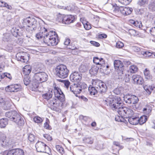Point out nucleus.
I'll return each instance as SVG.
<instances>
[{
    "label": "nucleus",
    "instance_id": "nucleus-12",
    "mask_svg": "<svg viewBox=\"0 0 155 155\" xmlns=\"http://www.w3.org/2000/svg\"><path fill=\"white\" fill-rule=\"evenodd\" d=\"M82 75L80 73L74 72L70 76V79L73 82H78L82 79Z\"/></svg>",
    "mask_w": 155,
    "mask_h": 155
},
{
    "label": "nucleus",
    "instance_id": "nucleus-2",
    "mask_svg": "<svg viewBox=\"0 0 155 155\" xmlns=\"http://www.w3.org/2000/svg\"><path fill=\"white\" fill-rule=\"evenodd\" d=\"M44 42L48 46H54L57 45V35L54 31H50L44 36Z\"/></svg>",
    "mask_w": 155,
    "mask_h": 155
},
{
    "label": "nucleus",
    "instance_id": "nucleus-39",
    "mask_svg": "<svg viewBox=\"0 0 155 155\" xmlns=\"http://www.w3.org/2000/svg\"><path fill=\"white\" fill-rule=\"evenodd\" d=\"M56 150L61 154L64 153V150L63 148L61 146L57 145L55 146Z\"/></svg>",
    "mask_w": 155,
    "mask_h": 155
},
{
    "label": "nucleus",
    "instance_id": "nucleus-49",
    "mask_svg": "<svg viewBox=\"0 0 155 155\" xmlns=\"http://www.w3.org/2000/svg\"><path fill=\"white\" fill-rule=\"evenodd\" d=\"M132 0H118V1L122 4L127 5L129 4Z\"/></svg>",
    "mask_w": 155,
    "mask_h": 155
},
{
    "label": "nucleus",
    "instance_id": "nucleus-59",
    "mask_svg": "<svg viewBox=\"0 0 155 155\" xmlns=\"http://www.w3.org/2000/svg\"><path fill=\"white\" fill-rule=\"evenodd\" d=\"M90 43L92 44L93 45L96 47H99L100 45V44L97 42L94 41H90Z\"/></svg>",
    "mask_w": 155,
    "mask_h": 155
},
{
    "label": "nucleus",
    "instance_id": "nucleus-20",
    "mask_svg": "<svg viewBox=\"0 0 155 155\" xmlns=\"http://www.w3.org/2000/svg\"><path fill=\"white\" fill-rule=\"evenodd\" d=\"M4 101L2 99H0V106H2L5 110H8L10 109L11 107V104L9 102L6 101L4 103L3 102Z\"/></svg>",
    "mask_w": 155,
    "mask_h": 155
},
{
    "label": "nucleus",
    "instance_id": "nucleus-53",
    "mask_svg": "<svg viewBox=\"0 0 155 155\" xmlns=\"http://www.w3.org/2000/svg\"><path fill=\"white\" fill-rule=\"evenodd\" d=\"M113 144L116 146L118 147L119 148V150L122 149L124 147L120 145V143L118 142L114 141L113 142Z\"/></svg>",
    "mask_w": 155,
    "mask_h": 155
},
{
    "label": "nucleus",
    "instance_id": "nucleus-40",
    "mask_svg": "<svg viewBox=\"0 0 155 155\" xmlns=\"http://www.w3.org/2000/svg\"><path fill=\"white\" fill-rule=\"evenodd\" d=\"M15 122L20 126H22L24 124V120L21 116L17 120V121H15Z\"/></svg>",
    "mask_w": 155,
    "mask_h": 155
},
{
    "label": "nucleus",
    "instance_id": "nucleus-31",
    "mask_svg": "<svg viewBox=\"0 0 155 155\" xmlns=\"http://www.w3.org/2000/svg\"><path fill=\"white\" fill-rule=\"evenodd\" d=\"M11 31L12 34L14 36L17 37L19 35V30L16 28H13Z\"/></svg>",
    "mask_w": 155,
    "mask_h": 155
},
{
    "label": "nucleus",
    "instance_id": "nucleus-19",
    "mask_svg": "<svg viewBox=\"0 0 155 155\" xmlns=\"http://www.w3.org/2000/svg\"><path fill=\"white\" fill-rule=\"evenodd\" d=\"M74 17L72 15H66L63 19V23L69 24L74 22Z\"/></svg>",
    "mask_w": 155,
    "mask_h": 155
},
{
    "label": "nucleus",
    "instance_id": "nucleus-62",
    "mask_svg": "<svg viewBox=\"0 0 155 155\" xmlns=\"http://www.w3.org/2000/svg\"><path fill=\"white\" fill-rule=\"evenodd\" d=\"M132 49L133 51L135 52H139L140 50V49L139 48L136 46L132 47Z\"/></svg>",
    "mask_w": 155,
    "mask_h": 155
},
{
    "label": "nucleus",
    "instance_id": "nucleus-18",
    "mask_svg": "<svg viewBox=\"0 0 155 155\" xmlns=\"http://www.w3.org/2000/svg\"><path fill=\"white\" fill-rule=\"evenodd\" d=\"M23 150L21 149H12L8 151L6 155H24Z\"/></svg>",
    "mask_w": 155,
    "mask_h": 155
},
{
    "label": "nucleus",
    "instance_id": "nucleus-60",
    "mask_svg": "<svg viewBox=\"0 0 155 155\" xmlns=\"http://www.w3.org/2000/svg\"><path fill=\"white\" fill-rule=\"evenodd\" d=\"M54 89L56 90L57 93L58 94V95L64 94L63 92L61 91V90L58 87H54Z\"/></svg>",
    "mask_w": 155,
    "mask_h": 155
},
{
    "label": "nucleus",
    "instance_id": "nucleus-14",
    "mask_svg": "<svg viewBox=\"0 0 155 155\" xmlns=\"http://www.w3.org/2000/svg\"><path fill=\"white\" fill-rule=\"evenodd\" d=\"M132 79L134 84L137 85H142L144 81L140 75L135 74L132 76Z\"/></svg>",
    "mask_w": 155,
    "mask_h": 155
},
{
    "label": "nucleus",
    "instance_id": "nucleus-58",
    "mask_svg": "<svg viewBox=\"0 0 155 155\" xmlns=\"http://www.w3.org/2000/svg\"><path fill=\"white\" fill-rule=\"evenodd\" d=\"M100 58H98L97 57H94L93 59V61L94 63L96 64H99V62L100 61Z\"/></svg>",
    "mask_w": 155,
    "mask_h": 155
},
{
    "label": "nucleus",
    "instance_id": "nucleus-33",
    "mask_svg": "<svg viewBox=\"0 0 155 155\" xmlns=\"http://www.w3.org/2000/svg\"><path fill=\"white\" fill-rule=\"evenodd\" d=\"M3 40L4 42H10L11 41V39L10 34L8 33L5 34L3 38Z\"/></svg>",
    "mask_w": 155,
    "mask_h": 155
},
{
    "label": "nucleus",
    "instance_id": "nucleus-5",
    "mask_svg": "<svg viewBox=\"0 0 155 155\" xmlns=\"http://www.w3.org/2000/svg\"><path fill=\"white\" fill-rule=\"evenodd\" d=\"M48 75L44 72H38L35 74L33 79L34 82L36 84L46 81L48 79Z\"/></svg>",
    "mask_w": 155,
    "mask_h": 155
},
{
    "label": "nucleus",
    "instance_id": "nucleus-3",
    "mask_svg": "<svg viewBox=\"0 0 155 155\" xmlns=\"http://www.w3.org/2000/svg\"><path fill=\"white\" fill-rule=\"evenodd\" d=\"M22 23L27 25L26 30L31 33L37 29L38 23L34 18L29 17L23 19Z\"/></svg>",
    "mask_w": 155,
    "mask_h": 155
},
{
    "label": "nucleus",
    "instance_id": "nucleus-50",
    "mask_svg": "<svg viewBox=\"0 0 155 155\" xmlns=\"http://www.w3.org/2000/svg\"><path fill=\"white\" fill-rule=\"evenodd\" d=\"M144 113L147 115H149L151 111V110L149 107H147L143 109Z\"/></svg>",
    "mask_w": 155,
    "mask_h": 155
},
{
    "label": "nucleus",
    "instance_id": "nucleus-29",
    "mask_svg": "<svg viewBox=\"0 0 155 155\" xmlns=\"http://www.w3.org/2000/svg\"><path fill=\"white\" fill-rule=\"evenodd\" d=\"M99 21V18L97 16L94 17L92 19V24L94 25V27H97L98 25Z\"/></svg>",
    "mask_w": 155,
    "mask_h": 155
},
{
    "label": "nucleus",
    "instance_id": "nucleus-63",
    "mask_svg": "<svg viewBox=\"0 0 155 155\" xmlns=\"http://www.w3.org/2000/svg\"><path fill=\"white\" fill-rule=\"evenodd\" d=\"M150 31L152 35L155 36V27L152 28L150 29Z\"/></svg>",
    "mask_w": 155,
    "mask_h": 155
},
{
    "label": "nucleus",
    "instance_id": "nucleus-54",
    "mask_svg": "<svg viewBox=\"0 0 155 155\" xmlns=\"http://www.w3.org/2000/svg\"><path fill=\"white\" fill-rule=\"evenodd\" d=\"M134 25L139 28H140L142 26L141 22L140 21H135Z\"/></svg>",
    "mask_w": 155,
    "mask_h": 155
},
{
    "label": "nucleus",
    "instance_id": "nucleus-35",
    "mask_svg": "<svg viewBox=\"0 0 155 155\" xmlns=\"http://www.w3.org/2000/svg\"><path fill=\"white\" fill-rule=\"evenodd\" d=\"M143 73L145 78L146 79H150L151 78V76L149 70L146 68L144 71Z\"/></svg>",
    "mask_w": 155,
    "mask_h": 155
},
{
    "label": "nucleus",
    "instance_id": "nucleus-9",
    "mask_svg": "<svg viewBox=\"0 0 155 155\" xmlns=\"http://www.w3.org/2000/svg\"><path fill=\"white\" fill-rule=\"evenodd\" d=\"M114 65L115 69L117 70L119 75L123 74V72L124 67L122 62L119 60H115L114 61Z\"/></svg>",
    "mask_w": 155,
    "mask_h": 155
},
{
    "label": "nucleus",
    "instance_id": "nucleus-48",
    "mask_svg": "<svg viewBox=\"0 0 155 155\" xmlns=\"http://www.w3.org/2000/svg\"><path fill=\"white\" fill-rule=\"evenodd\" d=\"M28 139L31 142H33L35 139V136L33 134H30L28 135Z\"/></svg>",
    "mask_w": 155,
    "mask_h": 155
},
{
    "label": "nucleus",
    "instance_id": "nucleus-11",
    "mask_svg": "<svg viewBox=\"0 0 155 155\" xmlns=\"http://www.w3.org/2000/svg\"><path fill=\"white\" fill-rule=\"evenodd\" d=\"M16 57L18 61L23 63H27L29 58L28 54L24 53H18Z\"/></svg>",
    "mask_w": 155,
    "mask_h": 155
},
{
    "label": "nucleus",
    "instance_id": "nucleus-13",
    "mask_svg": "<svg viewBox=\"0 0 155 155\" xmlns=\"http://www.w3.org/2000/svg\"><path fill=\"white\" fill-rule=\"evenodd\" d=\"M5 116L15 122V121H17L20 116L15 111L7 112L5 113Z\"/></svg>",
    "mask_w": 155,
    "mask_h": 155
},
{
    "label": "nucleus",
    "instance_id": "nucleus-64",
    "mask_svg": "<svg viewBox=\"0 0 155 155\" xmlns=\"http://www.w3.org/2000/svg\"><path fill=\"white\" fill-rule=\"evenodd\" d=\"M6 48L8 51H10L13 48L12 45H8L6 47Z\"/></svg>",
    "mask_w": 155,
    "mask_h": 155
},
{
    "label": "nucleus",
    "instance_id": "nucleus-46",
    "mask_svg": "<svg viewBox=\"0 0 155 155\" xmlns=\"http://www.w3.org/2000/svg\"><path fill=\"white\" fill-rule=\"evenodd\" d=\"M57 97L58 98L57 100H58L59 101H60L61 102H63L64 101L65 96L64 94L57 95Z\"/></svg>",
    "mask_w": 155,
    "mask_h": 155
},
{
    "label": "nucleus",
    "instance_id": "nucleus-15",
    "mask_svg": "<svg viewBox=\"0 0 155 155\" xmlns=\"http://www.w3.org/2000/svg\"><path fill=\"white\" fill-rule=\"evenodd\" d=\"M20 89V86L17 84L8 86L5 88V90L8 92H17Z\"/></svg>",
    "mask_w": 155,
    "mask_h": 155
},
{
    "label": "nucleus",
    "instance_id": "nucleus-61",
    "mask_svg": "<svg viewBox=\"0 0 155 155\" xmlns=\"http://www.w3.org/2000/svg\"><path fill=\"white\" fill-rule=\"evenodd\" d=\"M44 137L48 140L50 141L51 140L52 137L50 135L48 134H45L43 135Z\"/></svg>",
    "mask_w": 155,
    "mask_h": 155
},
{
    "label": "nucleus",
    "instance_id": "nucleus-4",
    "mask_svg": "<svg viewBox=\"0 0 155 155\" xmlns=\"http://www.w3.org/2000/svg\"><path fill=\"white\" fill-rule=\"evenodd\" d=\"M55 71L57 76L61 78H66L68 75L69 71L66 66L64 64H60L57 66Z\"/></svg>",
    "mask_w": 155,
    "mask_h": 155
},
{
    "label": "nucleus",
    "instance_id": "nucleus-32",
    "mask_svg": "<svg viewBox=\"0 0 155 155\" xmlns=\"http://www.w3.org/2000/svg\"><path fill=\"white\" fill-rule=\"evenodd\" d=\"M77 85L75 84H74L73 85H71L69 87V91L73 92L74 94H77Z\"/></svg>",
    "mask_w": 155,
    "mask_h": 155
},
{
    "label": "nucleus",
    "instance_id": "nucleus-22",
    "mask_svg": "<svg viewBox=\"0 0 155 155\" xmlns=\"http://www.w3.org/2000/svg\"><path fill=\"white\" fill-rule=\"evenodd\" d=\"M139 117H132L128 118V120L131 124L133 125H136L139 123Z\"/></svg>",
    "mask_w": 155,
    "mask_h": 155
},
{
    "label": "nucleus",
    "instance_id": "nucleus-38",
    "mask_svg": "<svg viewBox=\"0 0 155 155\" xmlns=\"http://www.w3.org/2000/svg\"><path fill=\"white\" fill-rule=\"evenodd\" d=\"M148 8L152 11H155V1L150 3L148 5Z\"/></svg>",
    "mask_w": 155,
    "mask_h": 155
},
{
    "label": "nucleus",
    "instance_id": "nucleus-26",
    "mask_svg": "<svg viewBox=\"0 0 155 155\" xmlns=\"http://www.w3.org/2000/svg\"><path fill=\"white\" fill-rule=\"evenodd\" d=\"M149 2V0H139L137 4L138 5L144 7L147 5Z\"/></svg>",
    "mask_w": 155,
    "mask_h": 155
},
{
    "label": "nucleus",
    "instance_id": "nucleus-8",
    "mask_svg": "<svg viewBox=\"0 0 155 155\" xmlns=\"http://www.w3.org/2000/svg\"><path fill=\"white\" fill-rule=\"evenodd\" d=\"M124 100L126 103L130 104H135L138 101V97L134 95H126L124 97Z\"/></svg>",
    "mask_w": 155,
    "mask_h": 155
},
{
    "label": "nucleus",
    "instance_id": "nucleus-7",
    "mask_svg": "<svg viewBox=\"0 0 155 155\" xmlns=\"http://www.w3.org/2000/svg\"><path fill=\"white\" fill-rule=\"evenodd\" d=\"M114 11L115 12H119V11L123 15H127L131 14L133 9L132 8L128 7H124L123 6L116 7Z\"/></svg>",
    "mask_w": 155,
    "mask_h": 155
},
{
    "label": "nucleus",
    "instance_id": "nucleus-42",
    "mask_svg": "<svg viewBox=\"0 0 155 155\" xmlns=\"http://www.w3.org/2000/svg\"><path fill=\"white\" fill-rule=\"evenodd\" d=\"M87 68L84 65L82 64L79 67V70L80 71L82 72H84L87 71Z\"/></svg>",
    "mask_w": 155,
    "mask_h": 155
},
{
    "label": "nucleus",
    "instance_id": "nucleus-34",
    "mask_svg": "<svg viewBox=\"0 0 155 155\" xmlns=\"http://www.w3.org/2000/svg\"><path fill=\"white\" fill-rule=\"evenodd\" d=\"M98 69V68L96 66H93L89 70L90 73L91 74H95L97 73Z\"/></svg>",
    "mask_w": 155,
    "mask_h": 155
},
{
    "label": "nucleus",
    "instance_id": "nucleus-57",
    "mask_svg": "<svg viewBox=\"0 0 155 155\" xmlns=\"http://www.w3.org/2000/svg\"><path fill=\"white\" fill-rule=\"evenodd\" d=\"M84 28L87 30H88L91 28L90 24L88 22L86 23L84 25Z\"/></svg>",
    "mask_w": 155,
    "mask_h": 155
},
{
    "label": "nucleus",
    "instance_id": "nucleus-43",
    "mask_svg": "<svg viewBox=\"0 0 155 155\" xmlns=\"http://www.w3.org/2000/svg\"><path fill=\"white\" fill-rule=\"evenodd\" d=\"M78 84L80 89H81V91H82L83 89H84L87 87V84L84 82H80V83H79Z\"/></svg>",
    "mask_w": 155,
    "mask_h": 155
},
{
    "label": "nucleus",
    "instance_id": "nucleus-10",
    "mask_svg": "<svg viewBox=\"0 0 155 155\" xmlns=\"http://www.w3.org/2000/svg\"><path fill=\"white\" fill-rule=\"evenodd\" d=\"M35 147L38 152L48 153L47 149H50L49 147L44 143L41 141L38 142L35 145Z\"/></svg>",
    "mask_w": 155,
    "mask_h": 155
},
{
    "label": "nucleus",
    "instance_id": "nucleus-1",
    "mask_svg": "<svg viewBox=\"0 0 155 155\" xmlns=\"http://www.w3.org/2000/svg\"><path fill=\"white\" fill-rule=\"evenodd\" d=\"M105 102L112 110L117 111L120 116H125L127 107L122 106V101L120 97L110 96L106 99Z\"/></svg>",
    "mask_w": 155,
    "mask_h": 155
},
{
    "label": "nucleus",
    "instance_id": "nucleus-30",
    "mask_svg": "<svg viewBox=\"0 0 155 155\" xmlns=\"http://www.w3.org/2000/svg\"><path fill=\"white\" fill-rule=\"evenodd\" d=\"M84 141L86 143L92 144L94 142V139L91 137H85L83 139Z\"/></svg>",
    "mask_w": 155,
    "mask_h": 155
},
{
    "label": "nucleus",
    "instance_id": "nucleus-6",
    "mask_svg": "<svg viewBox=\"0 0 155 155\" xmlns=\"http://www.w3.org/2000/svg\"><path fill=\"white\" fill-rule=\"evenodd\" d=\"M94 85L96 87L98 92L101 94H104L107 90L106 84L99 80H94Z\"/></svg>",
    "mask_w": 155,
    "mask_h": 155
},
{
    "label": "nucleus",
    "instance_id": "nucleus-52",
    "mask_svg": "<svg viewBox=\"0 0 155 155\" xmlns=\"http://www.w3.org/2000/svg\"><path fill=\"white\" fill-rule=\"evenodd\" d=\"M6 138V136L3 134H1L0 136V142L4 143Z\"/></svg>",
    "mask_w": 155,
    "mask_h": 155
},
{
    "label": "nucleus",
    "instance_id": "nucleus-36",
    "mask_svg": "<svg viewBox=\"0 0 155 155\" xmlns=\"http://www.w3.org/2000/svg\"><path fill=\"white\" fill-rule=\"evenodd\" d=\"M147 120V118L146 116L143 115L141 116L140 118H139V123L140 125H142Z\"/></svg>",
    "mask_w": 155,
    "mask_h": 155
},
{
    "label": "nucleus",
    "instance_id": "nucleus-41",
    "mask_svg": "<svg viewBox=\"0 0 155 155\" xmlns=\"http://www.w3.org/2000/svg\"><path fill=\"white\" fill-rule=\"evenodd\" d=\"M59 81L61 82H62V81H63L64 83L65 87L68 91L69 90V87L70 85V83L68 80H65L64 81L60 80Z\"/></svg>",
    "mask_w": 155,
    "mask_h": 155
},
{
    "label": "nucleus",
    "instance_id": "nucleus-44",
    "mask_svg": "<svg viewBox=\"0 0 155 155\" xmlns=\"http://www.w3.org/2000/svg\"><path fill=\"white\" fill-rule=\"evenodd\" d=\"M33 120L34 121L37 123H40L43 121V119L39 117H35L34 118Z\"/></svg>",
    "mask_w": 155,
    "mask_h": 155
},
{
    "label": "nucleus",
    "instance_id": "nucleus-21",
    "mask_svg": "<svg viewBox=\"0 0 155 155\" xmlns=\"http://www.w3.org/2000/svg\"><path fill=\"white\" fill-rule=\"evenodd\" d=\"M94 80L92 82L93 86H90L88 87V91L91 95H95L97 94L98 91L97 90L96 87H95V86L94 85Z\"/></svg>",
    "mask_w": 155,
    "mask_h": 155
},
{
    "label": "nucleus",
    "instance_id": "nucleus-25",
    "mask_svg": "<svg viewBox=\"0 0 155 155\" xmlns=\"http://www.w3.org/2000/svg\"><path fill=\"white\" fill-rule=\"evenodd\" d=\"M8 124V120L7 119L3 118L0 120V127L1 128L5 127Z\"/></svg>",
    "mask_w": 155,
    "mask_h": 155
},
{
    "label": "nucleus",
    "instance_id": "nucleus-16",
    "mask_svg": "<svg viewBox=\"0 0 155 155\" xmlns=\"http://www.w3.org/2000/svg\"><path fill=\"white\" fill-rule=\"evenodd\" d=\"M48 103L51 106V109L54 110H55L59 106V102L56 99H52L51 100L48 101Z\"/></svg>",
    "mask_w": 155,
    "mask_h": 155
},
{
    "label": "nucleus",
    "instance_id": "nucleus-28",
    "mask_svg": "<svg viewBox=\"0 0 155 155\" xmlns=\"http://www.w3.org/2000/svg\"><path fill=\"white\" fill-rule=\"evenodd\" d=\"M127 110L126 111V117H127L129 118L130 117H132L133 115H134V111L130 108L127 107Z\"/></svg>",
    "mask_w": 155,
    "mask_h": 155
},
{
    "label": "nucleus",
    "instance_id": "nucleus-17",
    "mask_svg": "<svg viewBox=\"0 0 155 155\" xmlns=\"http://www.w3.org/2000/svg\"><path fill=\"white\" fill-rule=\"evenodd\" d=\"M47 29L43 26L41 27L40 30H39V32L36 35V38L38 39L43 38V40L44 41V36L46 35V34H48L47 33Z\"/></svg>",
    "mask_w": 155,
    "mask_h": 155
},
{
    "label": "nucleus",
    "instance_id": "nucleus-47",
    "mask_svg": "<svg viewBox=\"0 0 155 155\" xmlns=\"http://www.w3.org/2000/svg\"><path fill=\"white\" fill-rule=\"evenodd\" d=\"M128 32L131 35L135 36L138 35V34L137 31L134 29H130L129 30Z\"/></svg>",
    "mask_w": 155,
    "mask_h": 155
},
{
    "label": "nucleus",
    "instance_id": "nucleus-45",
    "mask_svg": "<svg viewBox=\"0 0 155 155\" xmlns=\"http://www.w3.org/2000/svg\"><path fill=\"white\" fill-rule=\"evenodd\" d=\"M30 80L29 79V78L28 77L26 76L24 77V84L26 86L28 85L30 82Z\"/></svg>",
    "mask_w": 155,
    "mask_h": 155
},
{
    "label": "nucleus",
    "instance_id": "nucleus-24",
    "mask_svg": "<svg viewBox=\"0 0 155 155\" xmlns=\"http://www.w3.org/2000/svg\"><path fill=\"white\" fill-rule=\"evenodd\" d=\"M31 71V68L29 65H26L23 68V71L26 75H28L30 73Z\"/></svg>",
    "mask_w": 155,
    "mask_h": 155
},
{
    "label": "nucleus",
    "instance_id": "nucleus-27",
    "mask_svg": "<svg viewBox=\"0 0 155 155\" xmlns=\"http://www.w3.org/2000/svg\"><path fill=\"white\" fill-rule=\"evenodd\" d=\"M52 92H49L43 94L42 95V97L44 99L48 101L52 97Z\"/></svg>",
    "mask_w": 155,
    "mask_h": 155
},
{
    "label": "nucleus",
    "instance_id": "nucleus-56",
    "mask_svg": "<svg viewBox=\"0 0 155 155\" xmlns=\"http://www.w3.org/2000/svg\"><path fill=\"white\" fill-rule=\"evenodd\" d=\"M64 17L65 15H60L58 16V21L59 22L62 21V23H63V19H64Z\"/></svg>",
    "mask_w": 155,
    "mask_h": 155
},
{
    "label": "nucleus",
    "instance_id": "nucleus-55",
    "mask_svg": "<svg viewBox=\"0 0 155 155\" xmlns=\"http://www.w3.org/2000/svg\"><path fill=\"white\" fill-rule=\"evenodd\" d=\"M121 88H116L114 91V92L117 95L120 94H122V92L120 90Z\"/></svg>",
    "mask_w": 155,
    "mask_h": 155
},
{
    "label": "nucleus",
    "instance_id": "nucleus-37",
    "mask_svg": "<svg viewBox=\"0 0 155 155\" xmlns=\"http://www.w3.org/2000/svg\"><path fill=\"white\" fill-rule=\"evenodd\" d=\"M137 70V67L135 65H132L130 66L129 71L131 73H136Z\"/></svg>",
    "mask_w": 155,
    "mask_h": 155
},
{
    "label": "nucleus",
    "instance_id": "nucleus-23",
    "mask_svg": "<svg viewBox=\"0 0 155 155\" xmlns=\"http://www.w3.org/2000/svg\"><path fill=\"white\" fill-rule=\"evenodd\" d=\"M143 86L144 90L149 95L151 94L152 91L153 90V88H154L153 86H148L145 84H143Z\"/></svg>",
    "mask_w": 155,
    "mask_h": 155
},
{
    "label": "nucleus",
    "instance_id": "nucleus-51",
    "mask_svg": "<svg viewBox=\"0 0 155 155\" xmlns=\"http://www.w3.org/2000/svg\"><path fill=\"white\" fill-rule=\"evenodd\" d=\"M124 45L123 43L120 41H118L116 43V47L117 48H123Z\"/></svg>",
    "mask_w": 155,
    "mask_h": 155
}]
</instances>
